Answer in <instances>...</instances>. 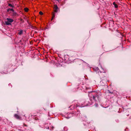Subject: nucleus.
I'll return each mask as SVG.
<instances>
[{
  "label": "nucleus",
  "instance_id": "1",
  "mask_svg": "<svg viewBox=\"0 0 131 131\" xmlns=\"http://www.w3.org/2000/svg\"><path fill=\"white\" fill-rule=\"evenodd\" d=\"M7 21H5V23L7 25H11V24L10 23L14 21L13 19L10 18H7Z\"/></svg>",
  "mask_w": 131,
  "mask_h": 131
},
{
  "label": "nucleus",
  "instance_id": "2",
  "mask_svg": "<svg viewBox=\"0 0 131 131\" xmlns=\"http://www.w3.org/2000/svg\"><path fill=\"white\" fill-rule=\"evenodd\" d=\"M59 9L58 7L56 5H54V12H58V9Z\"/></svg>",
  "mask_w": 131,
  "mask_h": 131
},
{
  "label": "nucleus",
  "instance_id": "3",
  "mask_svg": "<svg viewBox=\"0 0 131 131\" xmlns=\"http://www.w3.org/2000/svg\"><path fill=\"white\" fill-rule=\"evenodd\" d=\"M14 117L16 118V119H20V117L17 114H15L14 115Z\"/></svg>",
  "mask_w": 131,
  "mask_h": 131
},
{
  "label": "nucleus",
  "instance_id": "4",
  "mask_svg": "<svg viewBox=\"0 0 131 131\" xmlns=\"http://www.w3.org/2000/svg\"><path fill=\"white\" fill-rule=\"evenodd\" d=\"M10 11H11L13 12H14V10L13 9H11L9 8L7 9V12H8Z\"/></svg>",
  "mask_w": 131,
  "mask_h": 131
},
{
  "label": "nucleus",
  "instance_id": "5",
  "mask_svg": "<svg viewBox=\"0 0 131 131\" xmlns=\"http://www.w3.org/2000/svg\"><path fill=\"white\" fill-rule=\"evenodd\" d=\"M23 32V31L22 30H21L18 33V34L19 35H21L22 34Z\"/></svg>",
  "mask_w": 131,
  "mask_h": 131
},
{
  "label": "nucleus",
  "instance_id": "6",
  "mask_svg": "<svg viewBox=\"0 0 131 131\" xmlns=\"http://www.w3.org/2000/svg\"><path fill=\"white\" fill-rule=\"evenodd\" d=\"M113 4L114 5V6L115 8H117L118 7L117 5L116 4H115V2H114L113 3Z\"/></svg>",
  "mask_w": 131,
  "mask_h": 131
},
{
  "label": "nucleus",
  "instance_id": "7",
  "mask_svg": "<svg viewBox=\"0 0 131 131\" xmlns=\"http://www.w3.org/2000/svg\"><path fill=\"white\" fill-rule=\"evenodd\" d=\"M73 113H70L68 114V116L70 117V116H73Z\"/></svg>",
  "mask_w": 131,
  "mask_h": 131
},
{
  "label": "nucleus",
  "instance_id": "8",
  "mask_svg": "<svg viewBox=\"0 0 131 131\" xmlns=\"http://www.w3.org/2000/svg\"><path fill=\"white\" fill-rule=\"evenodd\" d=\"M8 6H9L10 7L12 8L13 7H14L13 5H12L11 4H8Z\"/></svg>",
  "mask_w": 131,
  "mask_h": 131
},
{
  "label": "nucleus",
  "instance_id": "9",
  "mask_svg": "<svg viewBox=\"0 0 131 131\" xmlns=\"http://www.w3.org/2000/svg\"><path fill=\"white\" fill-rule=\"evenodd\" d=\"M24 10L26 12H27L28 10V9L27 8H24Z\"/></svg>",
  "mask_w": 131,
  "mask_h": 131
},
{
  "label": "nucleus",
  "instance_id": "10",
  "mask_svg": "<svg viewBox=\"0 0 131 131\" xmlns=\"http://www.w3.org/2000/svg\"><path fill=\"white\" fill-rule=\"evenodd\" d=\"M52 17L54 18L55 17V14L54 13V12L52 13Z\"/></svg>",
  "mask_w": 131,
  "mask_h": 131
},
{
  "label": "nucleus",
  "instance_id": "11",
  "mask_svg": "<svg viewBox=\"0 0 131 131\" xmlns=\"http://www.w3.org/2000/svg\"><path fill=\"white\" fill-rule=\"evenodd\" d=\"M39 14H40V15H42L43 14V13L41 11H40L39 12Z\"/></svg>",
  "mask_w": 131,
  "mask_h": 131
},
{
  "label": "nucleus",
  "instance_id": "12",
  "mask_svg": "<svg viewBox=\"0 0 131 131\" xmlns=\"http://www.w3.org/2000/svg\"><path fill=\"white\" fill-rule=\"evenodd\" d=\"M13 12V15H14V16L16 15V14H17V13H16L14 12Z\"/></svg>",
  "mask_w": 131,
  "mask_h": 131
},
{
  "label": "nucleus",
  "instance_id": "13",
  "mask_svg": "<svg viewBox=\"0 0 131 131\" xmlns=\"http://www.w3.org/2000/svg\"><path fill=\"white\" fill-rule=\"evenodd\" d=\"M93 99L94 100H95V96H93Z\"/></svg>",
  "mask_w": 131,
  "mask_h": 131
},
{
  "label": "nucleus",
  "instance_id": "14",
  "mask_svg": "<svg viewBox=\"0 0 131 131\" xmlns=\"http://www.w3.org/2000/svg\"><path fill=\"white\" fill-rule=\"evenodd\" d=\"M53 18H54L53 17H52L51 20H52L53 19Z\"/></svg>",
  "mask_w": 131,
  "mask_h": 131
}]
</instances>
